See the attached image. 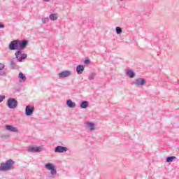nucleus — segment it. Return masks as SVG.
<instances>
[{
  "mask_svg": "<svg viewBox=\"0 0 179 179\" xmlns=\"http://www.w3.org/2000/svg\"><path fill=\"white\" fill-rule=\"evenodd\" d=\"M13 164H15V162L12 159L8 160L6 163H1L0 164V171H9V170H12Z\"/></svg>",
  "mask_w": 179,
  "mask_h": 179,
  "instance_id": "f257e3e1",
  "label": "nucleus"
},
{
  "mask_svg": "<svg viewBox=\"0 0 179 179\" xmlns=\"http://www.w3.org/2000/svg\"><path fill=\"white\" fill-rule=\"evenodd\" d=\"M45 167L47 170H49V171H50L51 176H50V178H55L54 176L57 174V169L54 166V164H52V163L45 164Z\"/></svg>",
  "mask_w": 179,
  "mask_h": 179,
  "instance_id": "f03ea898",
  "label": "nucleus"
},
{
  "mask_svg": "<svg viewBox=\"0 0 179 179\" xmlns=\"http://www.w3.org/2000/svg\"><path fill=\"white\" fill-rule=\"evenodd\" d=\"M7 106L9 108L15 109L17 107V101L13 98H10L7 101Z\"/></svg>",
  "mask_w": 179,
  "mask_h": 179,
  "instance_id": "7ed1b4c3",
  "label": "nucleus"
},
{
  "mask_svg": "<svg viewBox=\"0 0 179 179\" xmlns=\"http://www.w3.org/2000/svg\"><path fill=\"white\" fill-rule=\"evenodd\" d=\"M133 85H135V86H137L138 87H139L141 86H143L146 85V80H145V79L142 78H137L134 80Z\"/></svg>",
  "mask_w": 179,
  "mask_h": 179,
  "instance_id": "20e7f679",
  "label": "nucleus"
},
{
  "mask_svg": "<svg viewBox=\"0 0 179 179\" xmlns=\"http://www.w3.org/2000/svg\"><path fill=\"white\" fill-rule=\"evenodd\" d=\"M15 57L18 59L19 62H22L23 59H26V58H27V55L22 54V51L19 50L15 52Z\"/></svg>",
  "mask_w": 179,
  "mask_h": 179,
  "instance_id": "39448f33",
  "label": "nucleus"
},
{
  "mask_svg": "<svg viewBox=\"0 0 179 179\" xmlns=\"http://www.w3.org/2000/svg\"><path fill=\"white\" fill-rule=\"evenodd\" d=\"M9 48L12 51H13V50H17V48H19V41L15 40L11 41L9 45Z\"/></svg>",
  "mask_w": 179,
  "mask_h": 179,
  "instance_id": "423d86ee",
  "label": "nucleus"
},
{
  "mask_svg": "<svg viewBox=\"0 0 179 179\" xmlns=\"http://www.w3.org/2000/svg\"><path fill=\"white\" fill-rule=\"evenodd\" d=\"M42 149H43V147H41V146H39V147H37V146H30V147L28 148L27 151L30 152L31 153H36V152L41 151Z\"/></svg>",
  "mask_w": 179,
  "mask_h": 179,
  "instance_id": "0eeeda50",
  "label": "nucleus"
},
{
  "mask_svg": "<svg viewBox=\"0 0 179 179\" xmlns=\"http://www.w3.org/2000/svg\"><path fill=\"white\" fill-rule=\"evenodd\" d=\"M72 75V71H64L58 74L59 78H68L69 76H71Z\"/></svg>",
  "mask_w": 179,
  "mask_h": 179,
  "instance_id": "6e6552de",
  "label": "nucleus"
},
{
  "mask_svg": "<svg viewBox=\"0 0 179 179\" xmlns=\"http://www.w3.org/2000/svg\"><path fill=\"white\" fill-rule=\"evenodd\" d=\"M34 111V107H31L30 106H27L25 108V114L26 115L30 116L32 115Z\"/></svg>",
  "mask_w": 179,
  "mask_h": 179,
  "instance_id": "1a4fd4ad",
  "label": "nucleus"
},
{
  "mask_svg": "<svg viewBox=\"0 0 179 179\" xmlns=\"http://www.w3.org/2000/svg\"><path fill=\"white\" fill-rule=\"evenodd\" d=\"M68 148L66 147L57 146L55 148V153H64V152H67Z\"/></svg>",
  "mask_w": 179,
  "mask_h": 179,
  "instance_id": "9d476101",
  "label": "nucleus"
},
{
  "mask_svg": "<svg viewBox=\"0 0 179 179\" xmlns=\"http://www.w3.org/2000/svg\"><path fill=\"white\" fill-rule=\"evenodd\" d=\"M27 45V41H18V48L20 50H24Z\"/></svg>",
  "mask_w": 179,
  "mask_h": 179,
  "instance_id": "9b49d317",
  "label": "nucleus"
},
{
  "mask_svg": "<svg viewBox=\"0 0 179 179\" xmlns=\"http://www.w3.org/2000/svg\"><path fill=\"white\" fill-rule=\"evenodd\" d=\"M85 125H86V128H87L90 131H94V129H96V124H94V123L93 122H86Z\"/></svg>",
  "mask_w": 179,
  "mask_h": 179,
  "instance_id": "f8f14e48",
  "label": "nucleus"
},
{
  "mask_svg": "<svg viewBox=\"0 0 179 179\" xmlns=\"http://www.w3.org/2000/svg\"><path fill=\"white\" fill-rule=\"evenodd\" d=\"M6 129H7V131H10V132H17L18 131L17 127L12 126V125H6Z\"/></svg>",
  "mask_w": 179,
  "mask_h": 179,
  "instance_id": "ddd939ff",
  "label": "nucleus"
},
{
  "mask_svg": "<svg viewBox=\"0 0 179 179\" xmlns=\"http://www.w3.org/2000/svg\"><path fill=\"white\" fill-rule=\"evenodd\" d=\"M83 71H85V66L83 65L77 66L76 71L78 75H82V73H83Z\"/></svg>",
  "mask_w": 179,
  "mask_h": 179,
  "instance_id": "4468645a",
  "label": "nucleus"
},
{
  "mask_svg": "<svg viewBox=\"0 0 179 179\" xmlns=\"http://www.w3.org/2000/svg\"><path fill=\"white\" fill-rule=\"evenodd\" d=\"M66 104L70 108H75V107H76V103L73 102L71 99L67 100Z\"/></svg>",
  "mask_w": 179,
  "mask_h": 179,
  "instance_id": "2eb2a0df",
  "label": "nucleus"
},
{
  "mask_svg": "<svg viewBox=\"0 0 179 179\" xmlns=\"http://www.w3.org/2000/svg\"><path fill=\"white\" fill-rule=\"evenodd\" d=\"M127 75L129 76V78H135V73L132 70H128L127 71Z\"/></svg>",
  "mask_w": 179,
  "mask_h": 179,
  "instance_id": "dca6fc26",
  "label": "nucleus"
},
{
  "mask_svg": "<svg viewBox=\"0 0 179 179\" xmlns=\"http://www.w3.org/2000/svg\"><path fill=\"white\" fill-rule=\"evenodd\" d=\"M80 107L82 108H87L89 107V102L87 101H83L80 104Z\"/></svg>",
  "mask_w": 179,
  "mask_h": 179,
  "instance_id": "f3484780",
  "label": "nucleus"
},
{
  "mask_svg": "<svg viewBox=\"0 0 179 179\" xmlns=\"http://www.w3.org/2000/svg\"><path fill=\"white\" fill-rule=\"evenodd\" d=\"M49 19H50V20H57V19H58V15L57 14H51L49 16Z\"/></svg>",
  "mask_w": 179,
  "mask_h": 179,
  "instance_id": "a211bd4d",
  "label": "nucleus"
},
{
  "mask_svg": "<svg viewBox=\"0 0 179 179\" xmlns=\"http://www.w3.org/2000/svg\"><path fill=\"white\" fill-rule=\"evenodd\" d=\"M18 77L20 79H22V82H24L26 80V76H24L23 73H20Z\"/></svg>",
  "mask_w": 179,
  "mask_h": 179,
  "instance_id": "6ab92c4d",
  "label": "nucleus"
},
{
  "mask_svg": "<svg viewBox=\"0 0 179 179\" xmlns=\"http://www.w3.org/2000/svg\"><path fill=\"white\" fill-rule=\"evenodd\" d=\"M96 78V73H91L88 77L89 80H93Z\"/></svg>",
  "mask_w": 179,
  "mask_h": 179,
  "instance_id": "aec40b11",
  "label": "nucleus"
},
{
  "mask_svg": "<svg viewBox=\"0 0 179 179\" xmlns=\"http://www.w3.org/2000/svg\"><path fill=\"white\" fill-rule=\"evenodd\" d=\"M174 159H176V157H168L166 158V162H167V163H171V162H173V160H174Z\"/></svg>",
  "mask_w": 179,
  "mask_h": 179,
  "instance_id": "412c9836",
  "label": "nucleus"
},
{
  "mask_svg": "<svg viewBox=\"0 0 179 179\" xmlns=\"http://www.w3.org/2000/svg\"><path fill=\"white\" fill-rule=\"evenodd\" d=\"M116 33L117 34H121L122 33V29L120 27H116Z\"/></svg>",
  "mask_w": 179,
  "mask_h": 179,
  "instance_id": "4be33fe9",
  "label": "nucleus"
},
{
  "mask_svg": "<svg viewBox=\"0 0 179 179\" xmlns=\"http://www.w3.org/2000/svg\"><path fill=\"white\" fill-rule=\"evenodd\" d=\"M50 22V19L48 17L42 18V22L45 24V23H48Z\"/></svg>",
  "mask_w": 179,
  "mask_h": 179,
  "instance_id": "5701e85b",
  "label": "nucleus"
},
{
  "mask_svg": "<svg viewBox=\"0 0 179 179\" xmlns=\"http://www.w3.org/2000/svg\"><path fill=\"white\" fill-rule=\"evenodd\" d=\"M5 69V64L0 63V71Z\"/></svg>",
  "mask_w": 179,
  "mask_h": 179,
  "instance_id": "b1692460",
  "label": "nucleus"
},
{
  "mask_svg": "<svg viewBox=\"0 0 179 179\" xmlns=\"http://www.w3.org/2000/svg\"><path fill=\"white\" fill-rule=\"evenodd\" d=\"M3 100H5V96L4 95L0 96V103H2Z\"/></svg>",
  "mask_w": 179,
  "mask_h": 179,
  "instance_id": "393cba45",
  "label": "nucleus"
},
{
  "mask_svg": "<svg viewBox=\"0 0 179 179\" xmlns=\"http://www.w3.org/2000/svg\"><path fill=\"white\" fill-rule=\"evenodd\" d=\"M84 64H90V60H89V59H85V60L84 61Z\"/></svg>",
  "mask_w": 179,
  "mask_h": 179,
  "instance_id": "a878e982",
  "label": "nucleus"
},
{
  "mask_svg": "<svg viewBox=\"0 0 179 179\" xmlns=\"http://www.w3.org/2000/svg\"><path fill=\"white\" fill-rule=\"evenodd\" d=\"M6 73H5V72H3V71H0V75L1 76H3V75H6Z\"/></svg>",
  "mask_w": 179,
  "mask_h": 179,
  "instance_id": "bb28decb",
  "label": "nucleus"
},
{
  "mask_svg": "<svg viewBox=\"0 0 179 179\" xmlns=\"http://www.w3.org/2000/svg\"><path fill=\"white\" fill-rule=\"evenodd\" d=\"M5 27V25L3 24L0 23V29H3Z\"/></svg>",
  "mask_w": 179,
  "mask_h": 179,
  "instance_id": "cd10ccee",
  "label": "nucleus"
},
{
  "mask_svg": "<svg viewBox=\"0 0 179 179\" xmlns=\"http://www.w3.org/2000/svg\"><path fill=\"white\" fill-rule=\"evenodd\" d=\"M43 1H44V2H50V1L51 0H43Z\"/></svg>",
  "mask_w": 179,
  "mask_h": 179,
  "instance_id": "c85d7f7f",
  "label": "nucleus"
},
{
  "mask_svg": "<svg viewBox=\"0 0 179 179\" xmlns=\"http://www.w3.org/2000/svg\"><path fill=\"white\" fill-rule=\"evenodd\" d=\"M120 1H124V0H120Z\"/></svg>",
  "mask_w": 179,
  "mask_h": 179,
  "instance_id": "c756f323",
  "label": "nucleus"
}]
</instances>
